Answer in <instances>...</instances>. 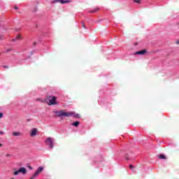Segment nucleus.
<instances>
[{"label":"nucleus","mask_w":179,"mask_h":179,"mask_svg":"<svg viewBox=\"0 0 179 179\" xmlns=\"http://www.w3.org/2000/svg\"><path fill=\"white\" fill-rule=\"evenodd\" d=\"M55 114H57V117H72V115H75V113L66 112L64 110L56 111Z\"/></svg>","instance_id":"f257e3e1"},{"label":"nucleus","mask_w":179,"mask_h":179,"mask_svg":"<svg viewBox=\"0 0 179 179\" xmlns=\"http://www.w3.org/2000/svg\"><path fill=\"white\" fill-rule=\"evenodd\" d=\"M47 99H48V100H49L48 106H55V105L58 104V103H57V97L56 96H48Z\"/></svg>","instance_id":"f03ea898"},{"label":"nucleus","mask_w":179,"mask_h":179,"mask_svg":"<svg viewBox=\"0 0 179 179\" xmlns=\"http://www.w3.org/2000/svg\"><path fill=\"white\" fill-rule=\"evenodd\" d=\"M45 142H46V144L48 145L50 149H52L54 148V138L51 137H48L46 139Z\"/></svg>","instance_id":"7ed1b4c3"},{"label":"nucleus","mask_w":179,"mask_h":179,"mask_svg":"<svg viewBox=\"0 0 179 179\" xmlns=\"http://www.w3.org/2000/svg\"><path fill=\"white\" fill-rule=\"evenodd\" d=\"M19 173H21L23 175H24V174H26V173H27V169H26V168H24V167H21L19 169V170L14 171L13 175L17 176L19 174Z\"/></svg>","instance_id":"20e7f679"},{"label":"nucleus","mask_w":179,"mask_h":179,"mask_svg":"<svg viewBox=\"0 0 179 179\" xmlns=\"http://www.w3.org/2000/svg\"><path fill=\"white\" fill-rule=\"evenodd\" d=\"M44 171V168L43 166H39L37 169V171L35 172V173L33 176V178H36L40 174V173H42V171Z\"/></svg>","instance_id":"39448f33"},{"label":"nucleus","mask_w":179,"mask_h":179,"mask_svg":"<svg viewBox=\"0 0 179 179\" xmlns=\"http://www.w3.org/2000/svg\"><path fill=\"white\" fill-rule=\"evenodd\" d=\"M44 171V168L43 166H39L37 169V171L35 172V173L33 176V178H36L40 174V173H42V171Z\"/></svg>","instance_id":"423d86ee"},{"label":"nucleus","mask_w":179,"mask_h":179,"mask_svg":"<svg viewBox=\"0 0 179 179\" xmlns=\"http://www.w3.org/2000/svg\"><path fill=\"white\" fill-rule=\"evenodd\" d=\"M37 132H38V129L37 128H33L30 132V136L33 138L37 135Z\"/></svg>","instance_id":"0eeeda50"},{"label":"nucleus","mask_w":179,"mask_h":179,"mask_svg":"<svg viewBox=\"0 0 179 179\" xmlns=\"http://www.w3.org/2000/svg\"><path fill=\"white\" fill-rule=\"evenodd\" d=\"M146 52H147L146 50H143L136 52L135 54L137 55H143L146 54Z\"/></svg>","instance_id":"6e6552de"},{"label":"nucleus","mask_w":179,"mask_h":179,"mask_svg":"<svg viewBox=\"0 0 179 179\" xmlns=\"http://www.w3.org/2000/svg\"><path fill=\"white\" fill-rule=\"evenodd\" d=\"M13 136H23V134L19 131H14L13 132Z\"/></svg>","instance_id":"1a4fd4ad"},{"label":"nucleus","mask_w":179,"mask_h":179,"mask_svg":"<svg viewBox=\"0 0 179 179\" xmlns=\"http://www.w3.org/2000/svg\"><path fill=\"white\" fill-rule=\"evenodd\" d=\"M60 3L64 5L65 3H71V0H60Z\"/></svg>","instance_id":"9d476101"},{"label":"nucleus","mask_w":179,"mask_h":179,"mask_svg":"<svg viewBox=\"0 0 179 179\" xmlns=\"http://www.w3.org/2000/svg\"><path fill=\"white\" fill-rule=\"evenodd\" d=\"M100 10L99 7H96L94 10L89 11V13H96V12Z\"/></svg>","instance_id":"9b49d317"},{"label":"nucleus","mask_w":179,"mask_h":179,"mask_svg":"<svg viewBox=\"0 0 179 179\" xmlns=\"http://www.w3.org/2000/svg\"><path fill=\"white\" fill-rule=\"evenodd\" d=\"M80 124V122L76 121V122H74L73 123H72V125H73V127H79Z\"/></svg>","instance_id":"f8f14e48"},{"label":"nucleus","mask_w":179,"mask_h":179,"mask_svg":"<svg viewBox=\"0 0 179 179\" xmlns=\"http://www.w3.org/2000/svg\"><path fill=\"white\" fill-rule=\"evenodd\" d=\"M159 159H167V157H166V155H164L163 154L159 155Z\"/></svg>","instance_id":"ddd939ff"},{"label":"nucleus","mask_w":179,"mask_h":179,"mask_svg":"<svg viewBox=\"0 0 179 179\" xmlns=\"http://www.w3.org/2000/svg\"><path fill=\"white\" fill-rule=\"evenodd\" d=\"M57 2H59V3H61V0H53L52 1L51 3H57Z\"/></svg>","instance_id":"4468645a"},{"label":"nucleus","mask_w":179,"mask_h":179,"mask_svg":"<svg viewBox=\"0 0 179 179\" xmlns=\"http://www.w3.org/2000/svg\"><path fill=\"white\" fill-rule=\"evenodd\" d=\"M11 51H13V48H8L6 50V52H10Z\"/></svg>","instance_id":"2eb2a0df"},{"label":"nucleus","mask_w":179,"mask_h":179,"mask_svg":"<svg viewBox=\"0 0 179 179\" xmlns=\"http://www.w3.org/2000/svg\"><path fill=\"white\" fill-rule=\"evenodd\" d=\"M134 2L136 3H141L142 2V0H134Z\"/></svg>","instance_id":"dca6fc26"},{"label":"nucleus","mask_w":179,"mask_h":179,"mask_svg":"<svg viewBox=\"0 0 179 179\" xmlns=\"http://www.w3.org/2000/svg\"><path fill=\"white\" fill-rule=\"evenodd\" d=\"M81 26H82V27H83L84 29H86V24H85V22H81Z\"/></svg>","instance_id":"f3484780"},{"label":"nucleus","mask_w":179,"mask_h":179,"mask_svg":"<svg viewBox=\"0 0 179 179\" xmlns=\"http://www.w3.org/2000/svg\"><path fill=\"white\" fill-rule=\"evenodd\" d=\"M21 37H22V36H20V34H18L15 38H16L17 40H19V38H20Z\"/></svg>","instance_id":"a211bd4d"},{"label":"nucleus","mask_w":179,"mask_h":179,"mask_svg":"<svg viewBox=\"0 0 179 179\" xmlns=\"http://www.w3.org/2000/svg\"><path fill=\"white\" fill-rule=\"evenodd\" d=\"M3 117V113H0V118H2Z\"/></svg>","instance_id":"6ab92c4d"},{"label":"nucleus","mask_w":179,"mask_h":179,"mask_svg":"<svg viewBox=\"0 0 179 179\" xmlns=\"http://www.w3.org/2000/svg\"><path fill=\"white\" fill-rule=\"evenodd\" d=\"M134 166H132L131 164L129 165V169H134Z\"/></svg>","instance_id":"aec40b11"},{"label":"nucleus","mask_w":179,"mask_h":179,"mask_svg":"<svg viewBox=\"0 0 179 179\" xmlns=\"http://www.w3.org/2000/svg\"><path fill=\"white\" fill-rule=\"evenodd\" d=\"M176 44H177L178 45H179V40L176 41Z\"/></svg>","instance_id":"412c9836"},{"label":"nucleus","mask_w":179,"mask_h":179,"mask_svg":"<svg viewBox=\"0 0 179 179\" xmlns=\"http://www.w3.org/2000/svg\"><path fill=\"white\" fill-rule=\"evenodd\" d=\"M16 40H17V39H16V38H14V39H13V40H12L13 43H15V41H16Z\"/></svg>","instance_id":"4be33fe9"},{"label":"nucleus","mask_w":179,"mask_h":179,"mask_svg":"<svg viewBox=\"0 0 179 179\" xmlns=\"http://www.w3.org/2000/svg\"><path fill=\"white\" fill-rule=\"evenodd\" d=\"M6 157H10V155L7 154V155H6Z\"/></svg>","instance_id":"5701e85b"},{"label":"nucleus","mask_w":179,"mask_h":179,"mask_svg":"<svg viewBox=\"0 0 179 179\" xmlns=\"http://www.w3.org/2000/svg\"><path fill=\"white\" fill-rule=\"evenodd\" d=\"M28 167L29 168V170H33V167H31L30 166H29Z\"/></svg>","instance_id":"b1692460"},{"label":"nucleus","mask_w":179,"mask_h":179,"mask_svg":"<svg viewBox=\"0 0 179 179\" xmlns=\"http://www.w3.org/2000/svg\"><path fill=\"white\" fill-rule=\"evenodd\" d=\"M4 132L3 131H0V135H3Z\"/></svg>","instance_id":"393cba45"},{"label":"nucleus","mask_w":179,"mask_h":179,"mask_svg":"<svg viewBox=\"0 0 179 179\" xmlns=\"http://www.w3.org/2000/svg\"><path fill=\"white\" fill-rule=\"evenodd\" d=\"M14 9H15V10L17 9V6H15Z\"/></svg>","instance_id":"a878e982"},{"label":"nucleus","mask_w":179,"mask_h":179,"mask_svg":"<svg viewBox=\"0 0 179 179\" xmlns=\"http://www.w3.org/2000/svg\"><path fill=\"white\" fill-rule=\"evenodd\" d=\"M3 68H8L7 66H3Z\"/></svg>","instance_id":"bb28decb"},{"label":"nucleus","mask_w":179,"mask_h":179,"mask_svg":"<svg viewBox=\"0 0 179 179\" xmlns=\"http://www.w3.org/2000/svg\"><path fill=\"white\" fill-rule=\"evenodd\" d=\"M34 178H33V176H32V177L30 178V179H34Z\"/></svg>","instance_id":"cd10ccee"},{"label":"nucleus","mask_w":179,"mask_h":179,"mask_svg":"<svg viewBox=\"0 0 179 179\" xmlns=\"http://www.w3.org/2000/svg\"><path fill=\"white\" fill-rule=\"evenodd\" d=\"M1 146H2V144H1V143H0V148H1Z\"/></svg>","instance_id":"c85d7f7f"},{"label":"nucleus","mask_w":179,"mask_h":179,"mask_svg":"<svg viewBox=\"0 0 179 179\" xmlns=\"http://www.w3.org/2000/svg\"><path fill=\"white\" fill-rule=\"evenodd\" d=\"M0 40H2V36L0 37Z\"/></svg>","instance_id":"c756f323"},{"label":"nucleus","mask_w":179,"mask_h":179,"mask_svg":"<svg viewBox=\"0 0 179 179\" xmlns=\"http://www.w3.org/2000/svg\"><path fill=\"white\" fill-rule=\"evenodd\" d=\"M34 44L36 45V43H34Z\"/></svg>","instance_id":"7c9ffc66"},{"label":"nucleus","mask_w":179,"mask_h":179,"mask_svg":"<svg viewBox=\"0 0 179 179\" xmlns=\"http://www.w3.org/2000/svg\"><path fill=\"white\" fill-rule=\"evenodd\" d=\"M11 179H15V178H11Z\"/></svg>","instance_id":"2f4dec72"}]
</instances>
